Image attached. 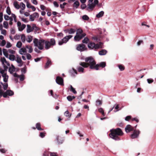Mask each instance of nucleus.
I'll return each mask as SVG.
<instances>
[{"instance_id":"1","label":"nucleus","mask_w":156,"mask_h":156,"mask_svg":"<svg viewBox=\"0 0 156 156\" xmlns=\"http://www.w3.org/2000/svg\"><path fill=\"white\" fill-rule=\"evenodd\" d=\"M85 61L86 63L80 62L79 65L85 68H87L89 66L90 69L98 70V65H96V62L93 57L90 56L86 58Z\"/></svg>"},{"instance_id":"2","label":"nucleus","mask_w":156,"mask_h":156,"mask_svg":"<svg viewBox=\"0 0 156 156\" xmlns=\"http://www.w3.org/2000/svg\"><path fill=\"white\" fill-rule=\"evenodd\" d=\"M111 133L109 134L110 137L115 140H120L118 136H122L123 133L121 129L117 128L115 129H112L110 130Z\"/></svg>"},{"instance_id":"3","label":"nucleus","mask_w":156,"mask_h":156,"mask_svg":"<svg viewBox=\"0 0 156 156\" xmlns=\"http://www.w3.org/2000/svg\"><path fill=\"white\" fill-rule=\"evenodd\" d=\"M45 40L41 39L38 40L37 38L33 39V43L35 46L37 47L40 50H42L44 48V44Z\"/></svg>"},{"instance_id":"4","label":"nucleus","mask_w":156,"mask_h":156,"mask_svg":"<svg viewBox=\"0 0 156 156\" xmlns=\"http://www.w3.org/2000/svg\"><path fill=\"white\" fill-rule=\"evenodd\" d=\"M88 48L90 50L96 51L99 49V46L98 44L92 42H90L87 45Z\"/></svg>"},{"instance_id":"5","label":"nucleus","mask_w":156,"mask_h":156,"mask_svg":"<svg viewBox=\"0 0 156 156\" xmlns=\"http://www.w3.org/2000/svg\"><path fill=\"white\" fill-rule=\"evenodd\" d=\"M76 49L80 52L87 50V48L86 46L83 44H78L76 46Z\"/></svg>"},{"instance_id":"6","label":"nucleus","mask_w":156,"mask_h":156,"mask_svg":"<svg viewBox=\"0 0 156 156\" xmlns=\"http://www.w3.org/2000/svg\"><path fill=\"white\" fill-rule=\"evenodd\" d=\"M14 92L11 90H7L5 92H3L2 96L4 98H6L7 96H12L14 95Z\"/></svg>"},{"instance_id":"7","label":"nucleus","mask_w":156,"mask_h":156,"mask_svg":"<svg viewBox=\"0 0 156 156\" xmlns=\"http://www.w3.org/2000/svg\"><path fill=\"white\" fill-rule=\"evenodd\" d=\"M140 133V131L139 130H133V133L131 135V138L134 139L138 138Z\"/></svg>"},{"instance_id":"8","label":"nucleus","mask_w":156,"mask_h":156,"mask_svg":"<svg viewBox=\"0 0 156 156\" xmlns=\"http://www.w3.org/2000/svg\"><path fill=\"white\" fill-rule=\"evenodd\" d=\"M86 34L85 33H83L81 35H76L74 36V40L76 41H78L84 37Z\"/></svg>"},{"instance_id":"9","label":"nucleus","mask_w":156,"mask_h":156,"mask_svg":"<svg viewBox=\"0 0 156 156\" xmlns=\"http://www.w3.org/2000/svg\"><path fill=\"white\" fill-rule=\"evenodd\" d=\"M55 81L56 83L59 85H64L63 79L61 77L57 76Z\"/></svg>"},{"instance_id":"10","label":"nucleus","mask_w":156,"mask_h":156,"mask_svg":"<svg viewBox=\"0 0 156 156\" xmlns=\"http://www.w3.org/2000/svg\"><path fill=\"white\" fill-rule=\"evenodd\" d=\"M69 73L72 77L75 76L77 74L76 70L73 68L69 70Z\"/></svg>"},{"instance_id":"11","label":"nucleus","mask_w":156,"mask_h":156,"mask_svg":"<svg viewBox=\"0 0 156 156\" xmlns=\"http://www.w3.org/2000/svg\"><path fill=\"white\" fill-rule=\"evenodd\" d=\"M64 32L66 33H68L69 34H72L74 33L76 30L73 28H70V29H66L64 30Z\"/></svg>"},{"instance_id":"12","label":"nucleus","mask_w":156,"mask_h":156,"mask_svg":"<svg viewBox=\"0 0 156 156\" xmlns=\"http://www.w3.org/2000/svg\"><path fill=\"white\" fill-rule=\"evenodd\" d=\"M125 131L126 133H129L130 132L133 131V127L130 125H127L125 128Z\"/></svg>"},{"instance_id":"13","label":"nucleus","mask_w":156,"mask_h":156,"mask_svg":"<svg viewBox=\"0 0 156 156\" xmlns=\"http://www.w3.org/2000/svg\"><path fill=\"white\" fill-rule=\"evenodd\" d=\"M56 140L57 141L58 144H60L63 143L64 141L63 138H61L58 136H57L56 137Z\"/></svg>"},{"instance_id":"14","label":"nucleus","mask_w":156,"mask_h":156,"mask_svg":"<svg viewBox=\"0 0 156 156\" xmlns=\"http://www.w3.org/2000/svg\"><path fill=\"white\" fill-rule=\"evenodd\" d=\"M47 58L48 60L44 67L45 69L49 67L51 65V62L50 59L48 57H47Z\"/></svg>"},{"instance_id":"15","label":"nucleus","mask_w":156,"mask_h":156,"mask_svg":"<svg viewBox=\"0 0 156 156\" xmlns=\"http://www.w3.org/2000/svg\"><path fill=\"white\" fill-rule=\"evenodd\" d=\"M72 35H69L66 36L64 38L62 39V41L64 42L65 44L69 40L73 37Z\"/></svg>"},{"instance_id":"16","label":"nucleus","mask_w":156,"mask_h":156,"mask_svg":"<svg viewBox=\"0 0 156 156\" xmlns=\"http://www.w3.org/2000/svg\"><path fill=\"white\" fill-rule=\"evenodd\" d=\"M44 44V48H45L46 50L49 49L51 46L50 44V43H49V41H48L45 40Z\"/></svg>"},{"instance_id":"17","label":"nucleus","mask_w":156,"mask_h":156,"mask_svg":"<svg viewBox=\"0 0 156 156\" xmlns=\"http://www.w3.org/2000/svg\"><path fill=\"white\" fill-rule=\"evenodd\" d=\"M107 51L105 49H102L98 52V54L101 55H106L107 53Z\"/></svg>"},{"instance_id":"18","label":"nucleus","mask_w":156,"mask_h":156,"mask_svg":"<svg viewBox=\"0 0 156 156\" xmlns=\"http://www.w3.org/2000/svg\"><path fill=\"white\" fill-rule=\"evenodd\" d=\"M1 61L2 62V64H5V63L8 66H10V65L9 63L6 61L5 58L4 57L1 58Z\"/></svg>"},{"instance_id":"19","label":"nucleus","mask_w":156,"mask_h":156,"mask_svg":"<svg viewBox=\"0 0 156 156\" xmlns=\"http://www.w3.org/2000/svg\"><path fill=\"white\" fill-rule=\"evenodd\" d=\"M83 66L81 67L80 66H78L76 69L80 73H84V69Z\"/></svg>"},{"instance_id":"20","label":"nucleus","mask_w":156,"mask_h":156,"mask_svg":"<svg viewBox=\"0 0 156 156\" xmlns=\"http://www.w3.org/2000/svg\"><path fill=\"white\" fill-rule=\"evenodd\" d=\"M96 65H98V70L99 69V67H101L102 68L105 67L106 66V63L105 62H100L99 64H97Z\"/></svg>"},{"instance_id":"21","label":"nucleus","mask_w":156,"mask_h":156,"mask_svg":"<svg viewBox=\"0 0 156 156\" xmlns=\"http://www.w3.org/2000/svg\"><path fill=\"white\" fill-rule=\"evenodd\" d=\"M33 30L32 29V28L31 26L27 24V33H30L31 32H32Z\"/></svg>"},{"instance_id":"22","label":"nucleus","mask_w":156,"mask_h":156,"mask_svg":"<svg viewBox=\"0 0 156 156\" xmlns=\"http://www.w3.org/2000/svg\"><path fill=\"white\" fill-rule=\"evenodd\" d=\"M2 77L3 78V81L5 82H7L8 81L9 76L6 74L2 75Z\"/></svg>"},{"instance_id":"23","label":"nucleus","mask_w":156,"mask_h":156,"mask_svg":"<svg viewBox=\"0 0 156 156\" xmlns=\"http://www.w3.org/2000/svg\"><path fill=\"white\" fill-rule=\"evenodd\" d=\"M27 52V50L26 48H21L19 51V53L21 55H23V53H26Z\"/></svg>"},{"instance_id":"24","label":"nucleus","mask_w":156,"mask_h":156,"mask_svg":"<svg viewBox=\"0 0 156 156\" xmlns=\"http://www.w3.org/2000/svg\"><path fill=\"white\" fill-rule=\"evenodd\" d=\"M104 14V12L103 11H101L96 15V17L98 18H101L103 16Z\"/></svg>"},{"instance_id":"25","label":"nucleus","mask_w":156,"mask_h":156,"mask_svg":"<svg viewBox=\"0 0 156 156\" xmlns=\"http://www.w3.org/2000/svg\"><path fill=\"white\" fill-rule=\"evenodd\" d=\"M49 43L51 46H53L55 45L56 44V42L54 38H52L51 39L50 41H49Z\"/></svg>"},{"instance_id":"26","label":"nucleus","mask_w":156,"mask_h":156,"mask_svg":"<svg viewBox=\"0 0 156 156\" xmlns=\"http://www.w3.org/2000/svg\"><path fill=\"white\" fill-rule=\"evenodd\" d=\"M88 8L90 9H92L95 6V4L94 3H89L88 5Z\"/></svg>"},{"instance_id":"27","label":"nucleus","mask_w":156,"mask_h":156,"mask_svg":"<svg viewBox=\"0 0 156 156\" xmlns=\"http://www.w3.org/2000/svg\"><path fill=\"white\" fill-rule=\"evenodd\" d=\"M36 128L38 130H42L43 129H42L41 127V124L39 123H37L36 125Z\"/></svg>"},{"instance_id":"28","label":"nucleus","mask_w":156,"mask_h":156,"mask_svg":"<svg viewBox=\"0 0 156 156\" xmlns=\"http://www.w3.org/2000/svg\"><path fill=\"white\" fill-rule=\"evenodd\" d=\"M113 106H114V108L116 110L115 111H114L115 112H116L119 111L121 110V108H120L119 109V105L118 104H115Z\"/></svg>"},{"instance_id":"29","label":"nucleus","mask_w":156,"mask_h":156,"mask_svg":"<svg viewBox=\"0 0 156 156\" xmlns=\"http://www.w3.org/2000/svg\"><path fill=\"white\" fill-rule=\"evenodd\" d=\"M16 61L18 63H20L22 62L21 57L18 55H16Z\"/></svg>"},{"instance_id":"30","label":"nucleus","mask_w":156,"mask_h":156,"mask_svg":"<svg viewBox=\"0 0 156 156\" xmlns=\"http://www.w3.org/2000/svg\"><path fill=\"white\" fill-rule=\"evenodd\" d=\"M33 37L31 35H29L27 36V37L26 39L27 41L29 42L30 43L32 40Z\"/></svg>"},{"instance_id":"31","label":"nucleus","mask_w":156,"mask_h":156,"mask_svg":"<svg viewBox=\"0 0 156 156\" xmlns=\"http://www.w3.org/2000/svg\"><path fill=\"white\" fill-rule=\"evenodd\" d=\"M89 40L87 37H85L82 40V42L83 44H87L89 41Z\"/></svg>"},{"instance_id":"32","label":"nucleus","mask_w":156,"mask_h":156,"mask_svg":"<svg viewBox=\"0 0 156 156\" xmlns=\"http://www.w3.org/2000/svg\"><path fill=\"white\" fill-rule=\"evenodd\" d=\"M26 25L25 24H23L20 27H19V30L20 31H22L26 27Z\"/></svg>"},{"instance_id":"33","label":"nucleus","mask_w":156,"mask_h":156,"mask_svg":"<svg viewBox=\"0 0 156 156\" xmlns=\"http://www.w3.org/2000/svg\"><path fill=\"white\" fill-rule=\"evenodd\" d=\"M15 56L14 55H9V58L10 60L12 61H13L15 60Z\"/></svg>"},{"instance_id":"34","label":"nucleus","mask_w":156,"mask_h":156,"mask_svg":"<svg viewBox=\"0 0 156 156\" xmlns=\"http://www.w3.org/2000/svg\"><path fill=\"white\" fill-rule=\"evenodd\" d=\"M3 52L4 55L7 58L8 57V51L6 49H3Z\"/></svg>"},{"instance_id":"35","label":"nucleus","mask_w":156,"mask_h":156,"mask_svg":"<svg viewBox=\"0 0 156 156\" xmlns=\"http://www.w3.org/2000/svg\"><path fill=\"white\" fill-rule=\"evenodd\" d=\"M26 48L28 49L29 52L30 53H31L33 51V48L30 45H26Z\"/></svg>"},{"instance_id":"36","label":"nucleus","mask_w":156,"mask_h":156,"mask_svg":"<svg viewBox=\"0 0 156 156\" xmlns=\"http://www.w3.org/2000/svg\"><path fill=\"white\" fill-rule=\"evenodd\" d=\"M14 6L17 9H19L20 8V5L18 4L17 2H15L13 3Z\"/></svg>"},{"instance_id":"37","label":"nucleus","mask_w":156,"mask_h":156,"mask_svg":"<svg viewBox=\"0 0 156 156\" xmlns=\"http://www.w3.org/2000/svg\"><path fill=\"white\" fill-rule=\"evenodd\" d=\"M76 35H81L82 34L83 32L82 30L81 29H78L76 30Z\"/></svg>"},{"instance_id":"38","label":"nucleus","mask_w":156,"mask_h":156,"mask_svg":"<svg viewBox=\"0 0 156 156\" xmlns=\"http://www.w3.org/2000/svg\"><path fill=\"white\" fill-rule=\"evenodd\" d=\"M80 3L78 1H76L74 3V7H76V8H77L79 6Z\"/></svg>"},{"instance_id":"39","label":"nucleus","mask_w":156,"mask_h":156,"mask_svg":"<svg viewBox=\"0 0 156 156\" xmlns=\"http://www.w3.org/2000/svg\"><path fill=\"white\" fill-rule=\"evenodd\" d=\"M70 90L74 94H76L77 93L76 91L75 90V88H74L72 85H70Z\"/></svg>"},{"instance_id":"40","label":"nucleus","mask_w":156,"mask_h":156,"mask_svg":"<svg viewBox=\"0 0 156 156\" xmlns=\"http://www.w3.org/2000/svg\"><path fill=\"white\" fill-rule=\"evenodd\" d=\"M26 37L24 34H22L21 36V39L23 43H24L25 41Z\"/></svg>"},{"instance_id":"41","label":"nucleus","mask_w":156,"mask_h":156,"mask_svg":"<svg viewBox=\"0 0 156 156\" xmlns=\"http://www.w3.org/2000/svg\"><path fill=\"white\" fill-rule=\"evenodd\" d=\"M22 45V43L21 41H19L16 44V46L19 48H20L21 47Z\"/></svg>"},{"instance_id":"42","label":"nucleus","mask_w":156,"mask_h":156,"mask_svg":"<svg viewBox=\"0 0 156 156\" xmlns=\"http://www.w3.org/2000/svg\"><path fill=\"white\" fill-rule=\"evenodd\" d=\"M19 78H20V80L21 81H23L24 80V76L23 74L20 75Z\"/></svg>"},{"instance_id":"43","label":"nucleus","mask_w":156,"mask_h":156,"mask_svg":"<svg viewBox=\"0 0 156 156\" xmlns=\"http://www.w3.org/2000/svg\"><path fill=\"white\" fill-rule=\"evenodd\" d=\"M82 19L85 20H87L89 19V17L86 15H84L82 16Z\"/></svg>"},{"instance_id":"44","label":"nucleus","mask_w":156,"mask_h":156,"mask_svg":"<svg viewBox=\"0 0 156 156\" xmlns=\"http://www.w3.org/2000/svg\"><path fill=\"white\" fill-rule=\"evenodd\" d=\"M3 87L4 90H6L8 87L7 83H4L3 85Z\"/></svg>"},{"instance_id":"45","label":"nucleus","mask_w":156,"mask_h":156,"mask_svg":"<svg viewBox=\"0 0 156 156\" xmlns=\"http://www.w3.org/2000/svg\"><path fill=\"white\" fill-rule=\"evenodd\" d=\"M119 69L120 70V71H122L124 70L125 69V67L124 66L120 65L118 66Z\"/></svg>"},{"instance_id":"46","label":"nucleus","mask_w":156,"mask_h":156,"mask_svg":"<svg viewBox=\"0 0 156 156\" xmlns=\"http://www.w3.org/2000/svg\"><path fill=\"white\" fill-rule=\"evenodd\" d=\"M6 12L8 15H9L11 14V12L10 8L9 7H8L7 8Z\"/></svg>"},{"instance_id":"47","label":"nucleus","mask_w":156,"mask_h":156,"mask_svg":"<svg viewBox=\"0 0 156 156\" xmlns=\"http://www.w3.org/2000/svg\"><path fill=\"white\" fill-rule=\"evenodd\" d=\"M4 91L2 89V86L0 84V96H2Z\"/></svg>"},{"instance_id":"48","label":"nucleus","mask_w":156,"mask_h":156,"mask_svg":"<svg viewBox=\"0 0 156 156\" xmlns=\"http://www.w3.org/2000/svg\"><path fill=\"white\" fill-rule=\"evenodd\" d=\"M15 69H13L11 67H9V71L11 74H12L15 71Z\"/></svg>"},{"instance_id":"49","label":"nucleus","mask_w":156,"mask_h":156,"mask_svg":"<svg viewBox=\"0 0 156 156\" xmlns=\"http://www.w3.org/2000/svg\"><path fill=\"white\" fill-rule=\"evenodd\" d=\"M4 27L5 28H7L8 25V22L7 21H4L3 23Z\"/></svg>"},{"instance_id":"50","label":"nucleus","mask_w":156,"mask_h":156,"mask_svg":"<svg viewBox=\"0 0 156 156\" xmlns=\"http://www.w3.org/2000/svg\"><path fill=\"white\" fill-rule=\"evenodd\" d=\"M32 28V30H38V27H37L35 24H33L32 25V27H31Z\"/></svg>"},{"instance_id":"51","label":"nucleus","mask_w":156,"mask_h":156,"mask_svg":"<svg viewBox=\"0 0 156 156\" xmlns=\"http://www.w3.org/2000/svg\"><path fill=\"white\" fill-rule=\"evenodd\" d=\"M21 8L22 10H24L25 8V5L23 2L20 3Z\"/></svg>"},{"instance_id":"52","label":"nucleus","mask_w":156,"mask_h":156,"mask_svg":"<svg viewBox=\"0 0 156 156\" xmlns=\"http://www.w3.org/2000/svg\"><path fill=\"white\" fill-rule=\"evenodd\" d=\"M6 44V41L5 40H2L0 44V46H4Z\"/></svg>"},{"instance_id":"53","label":"nucleus","mask_w":156,"mask_h":156,"mask_svg":"<svg viewBox=\"0 0 156 156\" xmlns=\"http://www.w3.org/2000/svg\"><path fill=\"white\" fill-rule=\"evenodd\" d=\"M32 15L34 18H38L39 16V14L37 12H34Z\"/></svg>"},{"instance_id":"54","label":"nucleus","mask_w":156,"mask_h":156,"mask_svg":"<svg viewBox=\"0 0 156 156\" xmlns=\"http://www.w3.org/2000/svg\"><path fill=\"white\" fill-rule=\"evenodd\" d=\"M5 71L4 69L0 68V73L2 74V76L3 74H6V73H5Z\"/></svg>"},{"instance_id":"55","label":"nucleus","mask_w":156,"mask_h":156,"mask_svg":"<svg viewBox=\"0 0 156 156\" xmlns=\"http://www.w3.org/2000/svg\"><path fill=\"white\" fill-rule=\"evenodd\" d=\"M45 133L43 132H41L40 133L39 136L42 138H44L45 136Z\"/></svg>"},{"instance_id":"56","label":"nucleus","mask_w":156,"mask_h":156,"mask_svg":"<svg viewBox=\"0 0 156 156\" xmlns=\"http://www.w3.org/2000/svg\"><path fill=\"white\" fill-rule=\"evenodd\" d=\"M96 105H101L102 104L101 101L99 100H97L96 101Z\"/></svg>"},{"instance_id":"57","label":"nucleus","mask_w":156,"mask_h":156,"mask_svg":"<svg viewBox=\"0 0 156 156\" xmlns=\"http://www.w3.org/2000/svg\"><path fill=\"white\" fill-rule=\"evenodd\" d=\"M147 80L148 83L149 84L152 83L154 81V80L151 78L147 79Z\"/></svg>"},{"instance_id":"58","label":"nucleus","mask_w":156,"mask_h":156,"mask_svg":"<svg viewBox=\"0 0 156 156\" xmlns=\"http://www.w3.org/2000/svg\"><path fill=\"white\" fill-rule=\"evenodd\" d=\"M10 33L12 34H14L15 33V31L14 28H12L10 30Z\"/></svg>"},{"instance_id":"59","label":"nucleus","mask_w":156,"mask_h":156,"mask_svg":"<svg viewBox=\"0 0 156 156\" xmlns=\"http://www.w3.org/2000/svg\"><path fill=\"white\" fill-rule=\"evenodd\" d=\"M38 48H36L34 49V51L37 53H40L41 52V51Z\"/></svg>"},{"instance_id":"60","label":"nucleus","mask_w":156,"mask_h":156,"mask_svg":"<svg viewBox=\"0 0 156 156\" xmlns=\"http://www.w3.org/2000/svg\"><path fill=\"white\" fill-rule=\"evenodd\" d=\"M98 44L99 46V49L100 48H103L102 45L103 44V43L101 42H100L98 44Z\"/></svg>"},{"instance_id":"61","label":"nucleus","mask_w":156,"mask_h":156,"mask_svg":"<svg viewBox=\"0 0 156 156\" xmlns=\"http://www.w3.org/2000/svg\"><path fill=\"white\" fill-rule=\"evenodd\" d=\"M86 7V5L84 3H82L81 5V9H84Z\"/></svg>"},{"instance_id":"62","label":"nucleus","mask_w":156,"mask_h":156,"mask_svg":"<svg viewBox=\"0 0 156 156\" xmlns=\"http://www.w3.org/2000/svg\"><path fill=\"white\" fill-rule=\"evenodd\" d=\"M67 100L69 101H72V96L69 95L67 97Z\"/></svg>"},{"instance_id":"63","label":"nucleus","mask_w":156,"mask_h":156,"mask_svg":"<svg viewBox=\"0 0 156 156\" xmlns=\"http://www.w3.org/2000/svg\"><path fill=\"white\" fill-rule=\"evenodd\" d=\"M12 46V45L9 42H7L6 47V48H9L11 47Z\"/></svg>"},{"instance_id":"64","label":"nucleus","mask_w":156,"mask_h":156,"mask_svg":"<svg viewBox=\"0 0 156 156\" xmlns=\"http://www.w3.org/2000/svg\"><path fill=\"white\" fill-rule=\"evenodd\" d=\"M49 152L47 151H45L43 154V156H49Z\"/></svg>"}]
</instances>
